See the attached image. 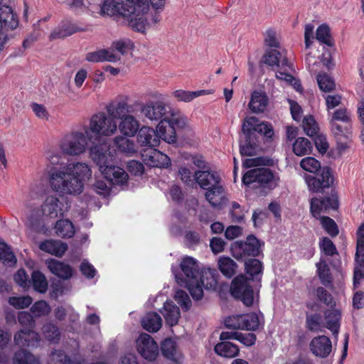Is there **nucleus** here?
<instances>
[{
    "instance_id": "obj_6",
    "label": "nucleus",
    "mask_w": 364,
    "mask_h": 364,
    "mask_svg": "<svg viewBox=\"0 0 364 364\" xmlns=\"http://www.w3.org/2000/svg\"><path fill=\"white\" fill-rule=\"evenodd\" d=\"M90 142L87 136L85 129L73 131L66 134L60 142V149L64 154L76 156L84 154Z\"/></svg>"
},
{
    "instance_id": "obj_15",
    "label": "nucleus",
    "mask_w": 364,
    "mask_h": 364,
    "mask_svg": "<svg viewBox=\"0 0 364 364\" xmlns=\"http://www.w3.org/2000/svg\"><path fill=\"white\" fill-rule=\"evenodd\" d=\"M138 352L148 360H154L159 354V348L153 338L147 333H141L136 340Z\"/></svg>"
},
{
    "instance_id": "obj_52",
    "label": "nucleus",
    "mask_w": 364,
    "mask_h": 364,
    "mask_svg": "<svg viewBox=\"0 0 364 364\" xmlns=\"http://www.w3.org/2000/svg\"><path fill=\"white\" fill-rule=\"evenodd\" d=\"M301 167L306 171L315 173L321 171L323 167L321 163L314 157L308 156L302 159L300 161Z\"/></svg>"
},
{
    "instance_id": "obj_18",
    "label": "nucleus",
    "mask_w": 364,
    "mask_h": 364,
    "mask_svg": "<svg viewBox=\"0 0 364 364\" xmlns=\"http://www.w3.org/2000/svg\"><path fill=\"white\" fill-rule=\"evenodd\" d=\"M332 349L333 346L331 339L324 335L314 337L309 343V350L311 353L320 358H325L329 356Z\"/></svg>"
},
{
    "instance_id": "obj_57",
    "label": "nucleus",
    "mask_w": 364,
    "mask_h": 364,
    "mask_svg": "<svg viewBox=\"0 0 364 364\" xmlns=\"http://www.w3.org/2000/svg\"><path fill=\"white\" fill-rule=\"evenodd\" d=\"M244 314H236L225 319V326L233 330H244Z\"/></svg>"
},
{
    "instance_id": "obj_2",
    "label": "nucleus",
    "mask_w": 364,
    "mask_h": 364,
    "mask_svg": "<svg viewBox=\"0 0 364 364\" xmlns=\"http://www.w3.org/2000/svg\"><path fill=\"white\" fill-rule=\"evenodd\" d=\"M149 9L148 0H105L101 14L109 16L119 15L131 29L144 33L147 24L144 14Z\"/></svg>"
},
{
    "instance_id": "obj_3",
    "label": "nucleus",
    "mask_w": 364,
    "mask_h": 364,
    "mask_svg": "<svg viewBox=\"0 0 364 364\" xmlns=\"http://www.w3.org/2000/svg\"><path fill=\"white\" fill-rule=\"evenodd\" d=\"M189 128L188 117L179 109L171 107L168 109V117L161 123H158L156 131L161 139L171 144L176 141V129H186Z\"/></svg>"
},
{
    "instance_id": "obj_21",
    "label": "nucleus",
    "mask_w": 364,
    "mask_h": 364,
    "mask_svg": "<svg viewBox=\"0 0 364 364\" xmlns=\"http://www.w3.org/2000/svg\"><path fill=\"white\" fill-rule=\"evenodd\" d=\"M38 341V334L32 330H21L14 336V344L21 348L34 347Z\"/></svg>"
},
{
    "instance_id": "obj_13",
    "label": "nucleus",
    "mask_w": 364,
    "mask_h": 364,
    "mask_svg": "<svg viewBox=\"0 0 364 364\" xmlns=\"http://www.w3.org/2000/svg\"><path fill=\"white\" fill-rule=\"evenodd\" d=\"M314 176H305V181L309 189L312 192H319L329 188L333 183V176L328 167H323L321 171Z\"/></svg>"
},
{
    "instance_id": "obj_33",
    "label": "nucleus",
    "mask_w": 364,
    "mask_h": 364,
    "mask_svg": "<svg viewBox=\"0 0 364 364\" xmlns=\"http://www.w3.org/2000/svg\"><path fill=\"white\" fill-rule=\"evenodd\" d=\"M85 59L89 62H116L120 60V56L114 53L112 50L103 49L95 52L88 53L86 55Z\"/></svg>"
},
{
    "instance_id": "obj_61",
    "label": "nucleus",
    "mask_w": 364,
    "mask_h": 364,
    "mask_svg": "<svg viewBox=\"0 0 364 364\" xmlns=\"http://www.w3.org/2000/svg\"><path fill=\"white\" fill-rule=\"evenodd\" d=\"M303 128L309 136H316L318 132V126L312 116H308L304 119Z\"/></svg>"
},
{
    "instance_id": "obj_24",
    "label": "nucleus",
    "mask_w": 364,
    "mask_h": 364,
    "mask_svg": "<svg viewBox=\"0 0 364 364\" xmlns=\"http://www.w3.org/2000/svg\"><path fill=\"white\" fill-rule=\"evenodd\" d=\"M101 173L113 184L123 185L128 179L127 172L123 168L114 166L113 164L102 169Z\"/></svg>"
},
{
    "instance_id": "obj_19",
    "label": "nucleus",
    "mask_w": 364,
    "mask_h": 364,
    "mask_svg": "<svg viewBox=\"0 0 364 364\" xmlns=\"http://www.w3.org/2000/svg\"><path fill=\"white\" fill-rule=\"evenodd\" d=\"M140 126L141 123L137 117L130 114L119 120L117 129L123 136L133 137L137 134Z\"/></svg>"
},
{
    "instance_id": "obj_10",
    "label": "nucleus",
    "mask_w": 364,
    "mask_h": 364,
    "mask_svg": "<svg viewBox=\"0 0 364 364\" xmlns=\"http://www.w3.org/2000/svg\"><path fill=\"white\" fill-rule=\"evenodd\" d=\"M90 156L99 166L100 171L114 161V154L111 150L110 145L105 142L92 146L90 149Z\"/></svg>"
},
{
    "instance_id": "obj_60",
    "label": "nucleus",
    "mask_w": 364,
    "mask_h": 364,
    "mask_svg": "<svg viewBox=\"0 0 364 364\" xmlns=\"http://www.w3.org/2000/svg\"><path fill=\"white\" fill-rule=\"evenodd\" d=\"M323 228L331 237L338 234V228L335 221L329 217L322 216L320 218Z\"/></svg>"
},
{
    "instance_id": "obj_25",
    "label": "nucleus",
    "mask_w": 364,
    "mask_h": 364,
    "mask_svg": "<svg viewBox=\"0 0 364 364\" xmlns=\"http://www.w3.org/2000/svg\"><path fill=\"white\" fill-rule=\"evenodd\" d=\"M269 104L268 97L264 92L254 91L249 102V108L254 113L264 112Z\"/></svg>"
},
{
    "instance_id": "obj_29",
    "label": "nucleus",
    "mask_w": 364,
    "mask_h": 364,
    "mask_svg": "<svg viewBox=\"0 0 364 364\" xmlns=\"http://www.w3.org/2000/svg\"><path fill=\"white\" fill-rule=\"evenodd\" d=\"M39 248L56 257H62L68 250V245L59 240H47L40 244Z\"/></svg>"
},
{
    "instance_id": "obj_49",
    "label": "nucleus",
    "mask_w": 364,
    "mask_h": 364,
    "mask_svg": "<svg viewBox=\"0 0 364 364\" xmlns=\"http://www.w3.org/2000/svg\"><path fill=\"white\" fill-rule=\"evenodd\" d=\"M11 334L5 331L0 330V363H6L9 360V353L6 348L11 341Z\"/></svg>"
},
{
    "instance_id": "obj_37",
    "label": "nucleus",
    "mask_w": 364,
    "mask_h": 364,
    "mask_svg": "<svg viewBox=\"0 0 364 364\" xmlns=\"http://www.w3.org/2000/svg\"><path fill=\"white\" fill-rule=\"evenodd\" d=\"M78 31L77 27L70 23H62L58 28H56L50 36L51 39L64 38Z\"/></svg>"
},
{
    "instance_id": "obj_30",
    "label": "nucleus",
    "mask_w": 364,
    "mask_h": 364,
    "mask_svg": "<svg viewBox=\"0 0 364 364\" xmlns=\"http://www.w3.org/2000/svg\"><path fill=\"white\" fill-rule=\"evenodd\" d=\"M12 364H41L38 356L25 348L15 351L12 357Z\"/></svg>"
},
{
    "instance_id": "obj_22",
    "label": "nucleus",
    "mask_w": 364,
    "mask_h": 364,
    "mask_svg": "<svg viewBox=\"0 0 364 364\" xmlns=\"http://www.w3.org/2000/svg\"><path fill=\"white\" fill-rule=\"evenodd\" d=\"M137 142L142 146L154 147L159 144V134L150 127L143 126L137 132Z\"/></svg>"
},
{
    "instance_id": "obj_40",
    "label": "nucleus",
    "mask_w": 364,
    "mask_h": 364,
    "mask_svg": "<svg viewBox=\"0 0 364 364\" xmlns=\"http://www.w3.org/2000/svg\"><path fill=\"white\" fill-rule=\"evenodd\" d=\"M33 289L41 294L46 293L48 290V284L45 275L39 271H33L31 274V281Z\"/></svg>"
},
{
    "instance_id": "obj_9",
    "label": "nucleus",
    "mask_w": 364,
    "mask_h": 364,
    "mask_svg": "<svg viewBox=\"0 0 364 364\" xmlns=\"http://www.w3.org/2000/svg\"><path fill=\"white\" fill-rule=\"evenodd\" d=\"M171 107L163 101H148L141 104L140 111L144 118L151 122L161 123L168 114V109Z\"/></svg>"
},
{
    "instance_id": "obj_64",
    "label": "nucleus",
    "mask_w": 364,
    "mask_h": 364,
    "mask_svg": "<svg viewBox=\"0 0 364 364\" xmlns=\"http://www.w3.org/2000/svg\"><path fill=\"white\" fill-rule=\"evenodd\" d=\"M341 121L342 122L350 124L351 121V114L346 108H340L335 110L331 114V122Z\"/></svg>"
},
{
    "instance_id": "obj_36",
    "label": "nucleus",
    "mask_w": 364,
    "mask_h": 364,
    "mask_svg": "<svg viewBox=\"0 0 364 364\" xmlns=\"http://www.w3.org/2000/svg\"><path fill=\"white\" fill-rule=\"evenodd\" d=\"M161 353L166 358L178 362L181 355L177 350L176 343L171 338L166 339L161 344Z\"/></svg>"
},
{
    "instance_id": "obj_41",
    "label": "nucleus",
    "mask_w": 364,
    "mask_h": 364,
    "mask_svg": "<svg viewBox=\"0 0 364 364\" xmlns=\"http://www.w3.org/2000/svg\"><path fill=\"white\" fill-rule=\"evenodd\" d=\"M355 260L356 264L354 269L353 284L354 287L356 288L360 283L364 270V249H356Z\"/></svg>"
},
{
    "instance_id": "obj_4",
    "label": "nucleus",
    "mask_w": 364,
    "mask_h": 364,
    "mask_svg": "<svg viewBox=\"0 0 364 364\" xmlns=\"http://www.w3.org/2000/svg\"><path fill=\"white\" fill-rule=\"evenodd\" d=\"M180 267L186 279L176 276V282L188 289L193 299L200 300L203 296V290L198 282L200 271L197 260L192 257H185L181 262Z\"/></svg>"
},
{
    "instance_id": "obj_1",
    "label": "nucleus",
    "mask_w": 364,
    "mask_h": 364,
    "mask_svg": "<svg viewBox=\"0 0 364 364\" xmlns=\"http://www.w3.org/2000/svg\"><path fill=\"white\" fill-rule=\"evenodd\" d=\"M88 165L82 162H72L63 167L54 168L49 172L51 188L62 195H78L84 188V182L91 176Z\"/></svg>"
},
{
    "instance_id": "obj_23",
    "label": "nucleus",
    "mask_w": 364,
    "mask_h": 364,
    "mask_svg": "<svg viewBox=\"0 0 364 364\" xmlns=\"http://www.w3.org/2000/svg\"><path fill=\"white\" fill-rule=\"evenodd\" d=\"M205 196L208 203L214 208H221L227 200L225 188L222 182L206 189Z\"/></svg>"
},
{
    "instance_id": "obj_42",
    "label": "nucleus",
    "mask_w": 364,
    "mask_h": 364,
    "mask_svg": "<svg viewBox=\"0 0 364 364\" xmlns=\"http://www.w3.org/2000/svg\"><path fill=\"white\" fill-rule=\"evenodd\" d=\"M218 267L220 272L225 277L230 278L236 273L237 264L228 257H222L218 261Z\"/></svg>"
},
{
    "instance_id": "obj_32",
    "label": "nucleus",
    "mask_w": 364,
    "mask_h": 364,
    "mask_svg": "<svg viewBox=\"0 0 364 364\" xmlns=\"http://www.w3.org/2000/svg\"><path fill=\"white\" fill-rule=\"evenodd\" d=\"M214 350L217 355L228 358L236 357L240 352L239 347L230 341H222L217 343Z\"/></svg>"
},
{
    "instance_id": "obj_54",
    "label": "nucleus",
    "mask_w": 364,
    "mask_h": 364,
    "mask_svg": "<svg viewBox=\"0 0 364 364\" xmlns=\"http://www.w3.org/2000/svg\"><path fill=\"white\" fill-rule=\"evenodd\" d=\"M316 267L318 275L321 279V283L326 286H327L328 284H331V276L330 273V269L326 262L321 259L320 262L316 264Z\"/></svg>"
},
{
    "instance_id": "obj_58",
    "label": "nucleus",
    "mask_w": 364,
    "mask_h": 364,
    "mask_svg": "<svg viewBox=\"0 0 364 364\" xmlns=\"http://www.w3.org/2000/svg\"><path fill=\"white\" fill-rule=\"evenodd\" d=\"M243 324L244 330L256 331L260 325L259 318L255 313L245 314Z\"/></svg>"
},
{
    "instance_id": "obj_31",
    "label": "nucleus",
    "mask_w": 364,
    "mask_h": 364,
    "mask_svg": "<svg viewBox=\"0 0 364 364\" xmlns=\"http://www.w3.org/2000/svg\"><path fill=\"white\" fill-rule=\"evenodd\" d=\"M324 316L326 320L325 327L329 329L333 335L337 336L340 328V311L335 309H328L324 311Z\"/></svg>"
},
{
    "instance_id": "obj_35",
    "label": "nucleus",
    "mask_w": 364,
    "mask_h": 364,
    "mask_svg": "<svg viewBox=\"0 0 364 364\" xmlns=\"http://www.w3.org/2000/svg\"><path fill=\"white\" fill-rule=\"evenodd\" d=\"M211 92L209 90H197V91H188L184 90H177L173 92L172 95L178 102H190L195 98L202 95L210 94Z\"/></svg>"
},
{
    "instance_id": "obj_59",
    "label": "nucleus",
    "mask_w": 364,
    "mask_h": 364,
    "mask_svg": "<svg viewBox=\"0 0 364 364\" xmlns=\"http://www.w3.org/2000/svg\"><path fill=\"white\" fill-rule=\"evenodd\" d=\"M288 72L289 71H276V77L291 85L298 92H302V87L300 82Z\"/></svg>"
},
{
    "instance_id": "obj_7",
    "label": "nucleus",
    "mask_w": 364,
    "mask_h": 364,
    "mask_svg": "<svg viewBox=\"0 0 364 364\" xmlns=\"http://www.w3.org/2000/svg\"><path fill=\"white\" fill-rule=\"evenodd\" d=\"M230 292L232 296L240 299L247 306L254 302V292L250 281L243 275L236 277L232 282Z\"/></svg>"
},
{
    "instance_id": "obj_12",
    "label": "nucleus",
    "mask_w": 364,
    "mask_h": 364,
    "mask_svg": "<svg viewBox=\"0 0 364 364\" xmlns=\"http://www.w3.org/2000/svg\"><path fill=\"white\" fill-rule=\"evenodd\" d=\"M42 212L44 215L50 218H57L63 216L68 212L70 205L67 200H60L54 196H48L41 205Z\"/></svg>"
},
{
    "instance_id": "obj_38",
    "label": "nucleus",
    "mask_w": 364,
    "mask_h": 364,
    "mask_svg": "<svg viewBox=\"0 0 364 364\" xmlns=\"http://www.w3.org/2000/svg\"><path fill=\"white\" fill-rule=\"evenodd\" d=\"M128 136L119 135L114 138V144L118 150L122 153L127 154L136 152L135 144L132 140L127 138Z\"/></svg>"
},
{
    "instance_id": "obj_56",
    "label": "nucleus",
    "mask_w": 364,
    "mask_h": 364,
    "mask_svg": "<svg viewBox=\"0 0 364 364\" xmlns=\"http://www.w3.org/2000/svg\"><path fill=\"white\" fill-rule=\"evenodd\" d=\"M50 306L43 300L36 301L31 308L32 315L36 317L48 316L50 313Z\"/></svg>"
},
{
    "instance_id": "obj_8",
    "label": "nucleus",
    "mask_w": 364,
    "mask_h": 364,
    "mask_svg": "<svg viewBox=\"0 0 364 364\" xmlns=\"http://www.w3.org/2000/svg\"><path fill=\"white\" fill-rule=\"evenodd\" d=\"M274 175L267 168H257L247 171L242 176V183L253 188L266 187L273 181Z\"/></svg>"
},
{
    "instance_id": "obj_55",
    "label": "nucleus",
    "mask_w": 364,
    "mask_h": 364,
    "mask_svg": "<svg viewBox=\"0 0 364 364\" xmlns=\"http://www.w3.org/2000/svg\"><path fill=\"white\" fill-rule=\"evenodd\" d=\"M306 325L308 330L314 332L320 331L323 327H325L323 325L321 316L319 314L308 315L306 319Z\"/></svg>"
},
{
    "instance_id": "obj_20",
    "label": "nucleus",
    "mask_w": 364,
    "mask_h": 364,
    "mask_svg": "<svg viewBox=\"0 0 364 364\" xmlns=\"http://www.w3.org/2000/svg\"><path fill=\"white\" fill-rule=\"evenodd\" d=\"M195 179L203 189H208L221 183L220 175L213 171H198L194 174Z\"/></svg>"
},
{
    "instance_id": "obj_26",
    "label": "nucleus",
    "mask_w": 364,
    "mask_h": 364,
    "mask_svg": "<svg viewBox=\"0 0 364 364\" xmlns=\"http://www.w3.org/2000/svg\"><path fill=\"white\" fill-rule=\"evenodd\" d=\"M46 264L49 270L61 279H68L73 275V269L68 264L54 259L48 260Z\"/></svg>"
},
{
    "instance_id": "obj_43",
    "label": "nucleus",
    "mask_w": 364,
    "mask_h": 364,
    "mask_svg": "<svg viewBox=\"0 0 364 364\" xmlns=\"http://www.w3.org/2000/svg\"><path fill=\"white\" fill-rule=\"evenodd\" d=\"M55 233L60 237H71L75 233L73 223L68 220H60L55 225Z\"/></svg>"
},
{
    "instance_id": "obj_14",
    "label": "nucleus",
    "mask_w": 364,
    "mask_h": 364,
    "mask_svg": "<svg viewBox=\"0 0 364 364\" xmlns=\"http://www.w3.org/2000/svg\"><path fill=\"white\" fill-rule=\"evenodd\" d=\"M242 131L243 134H250L254 136V132H258L267 138H272L274 134L272 127L267 122H259L255 117H247L242 124Z\"/></svg>"
},
{
    "instance_id": "obj_44",
    "label": "nucleus",
    "mask_w": 364,
    "mask_h": 364,
    "mask_svg": "<svg viewBox=\"0 0 364 364\" xmlns=\"http://www.w3.org/2000/svg\"><path fill=\"white\" fill-rule=\"evenodd\" d=\"M321 203L323 205V210L326 212L329 209H336L338 207V201L336 199L331 197H326L323 199L314 198L310 203V210L314 213H318L317 204Z\"/></svg>"
},
{
    "instance_id": "obj_39",
    "label": "nucleus",
    "mask_w": 364,
    "mask_h": 364,
    "mask_svg": "<svg viewBox=\"0 0 364 364\" xmlns=\"http://www.w3.org/2000/svg\"><path fill=\"white\" fill-rule=\"evenodd\" d=\"M245 135V141L240 142V152L242 156H254L257 154V144L255 139V136L250 134Z\"/></svg>"
},
{
    "instance_id": "obj_34",
    "label": "nucleus",
    "mask_w": 364,
    "mask_h": 364,
    "mask_svg": "<svg viewBox=\"0 0 364 364\" xmlns=\"http://www.w3.org/2000/svg\"><path fill=\"white\" fill-rule=\"evenodd\" d=\"M162 325L161 316L155 312L146 314L141 320L143 328L150 332L158 331Z\"/></svg>"
},
{
    "instance_id": "obj_16",
    "label": "nucleus",
    "mask_w": 364,
    "mask_h": 364,
    "mask_svg": "<svg viewBox=\"0 0 364 364\" xmlns=\"http://www.w3.org/2000/svg\"><path fill=\"white\" fill-rule=\"evenodd\" d=\"M264 63L271 67L277 66L278 71H291L292 65L288 61L284 51L272 49L264 55Z\"/></svg>"
},
{
    "instance_id": "obj_50",
    "label": "nucleus",
    "mask_w": 364,
    "mask_h": 364,
    "mask_svg": "<svg viewBox=\"0 0 364 364\" xmlns=\"http://www.w3.org/2000/svg\"><path fill=\"white\" fill-rule=\"evenodd\" d=\"M243 247L246 256L255 257L259 254V242L255 236L247 237V240L243 242Z\"/></svg>"
},
{
    "instance_id": "obj_28",
    "label": "nucleus",
    "mask_w": 364,
    "mask_h": 364,
    "mask_svg": "<svg viewBox=\"0 0 364 364\" xmlns=\"http://www.w3.org/2000/svg\"><path fill=\"white\" fill-rule=\"evenodd\" d=\"M161 313L166 324L171 326L176 325L181 317L179 308L173 301L165 302Z\"/></svg>"
},
{
    "instance_id": "obj_51",
    "label": "nucleus",
    "mask_w": 364,
    "mask_h": 364,
    "mask_svg": "<svg viewBox=\"0 0 364 364\" xmlns=\"http://www.w3.org/2000/svg\"><path fill=\"white\" fill-rule=\"evenodd\" d=\"M319 89L323 92H331L336 87L334 80L326 73H320L316 77Z\"/></svg>"
},
{
    "instance_id": "obj_45",
    "label": "nucleus",
    "mask_w": 364,
    "mask_h": 364,
    "mask_svg": "<svg viewBox=\"0 0 364 364\" xmlns=\"http://www.w3.org/2000/svg\"><path fill=\"white\" fill-rule=\"evenodd\" d=\"M312 145L308 139L299 137L293 144L294 153L299 156L309 154L311 152Z\"/></svg>"
},
{
    "instance_id": "obj_48",
    "label": "nucleus",
    "mask_w": 364,
    "mask_h": 364,
    "mask_svg": "<svg viewBox=\"0 0 364 364\" xmlns=\"http://www.w3.org/2000/svg\"><path fill=\"white\" fill-rule=\"evenodd\" d=\"M316 38L322 44H325L328 46H333V41L331 35L330 28L326 24H322L317 28Z\"/></svg>"
},
{
    "instance_id": "obj_47",
    "label": "nucleus",
    "mask_w": 364,
    "mask_h": 364,
    "mask_svg": "<svg viewBox=\"0 0 364 364\" xmlns=\"http://www.w3.org/2000/svg\"><path fill=\"white\" fill-rule=\"evenodd\" d=\"M198 282L203 289V287L205 289L215 288L217 286V281L215 277V272L210 269H207L200 272L198 277Z\"/></svg>"
},
{
    "instance_id": "obj_5",
    "label": "nucleus",
    "mask_w": 364,
    "mask_h": 364,
    "mask_svg": "<svg viewBox=\"0 0 364 364\" xmlns=\"http://www.w3.org/2000/svg\"><path fill=\"white\" fill-rule=\"evenodd\" d=\"M83 127L91 143L101 136H111L117 132V122L103 112L93 114L89 120V124Z\"/></svg>"
},
{
    "instance_id": "obj_53",
    "label": "nucleus",
    "mask_w": 364,
    "mask_h": 364,
    "mask_svg": "<svg viewBox=\"0 0 364 364\" xmlns=\"http://www.w3.org/2000/svg\"><path fill=\"white\" fill-rule=\"evenodd\" d=\"M42 330L46 339L54 343H58L60 340V331L56 326L52 323H46L43 326Z\"/></svg>"
},
{
    "instance_id": "obj_17",
    "label": "nucleus",
    "mask_w": 364,
    "mask_h": 364,
    "mask_svg": "<svg viewBox=\"0 0 364 364\" xmlns=\"http://www.w3.org/2000/svg\"><path fill=\"white\" fill-rule=\"evenodd\" d=\"M141 158L146 165L152 167L167 168L171 164V159L166 154L152 148L143 150Z\"/></svg>"
},
{
    "instance_id": "obj_63",
    "label": "nucleus",
    "mask_w": 364,
    "mask_h": 364,
    "mask_svg": "<svg viewBox=\"0 0 364 364\" xmlns=\"http://www.w3.org/2000/svg\"><path fill=\"white\" fill-rule=\"evenodd\" d=\"M33 301L29 296H12L9 299V303L16 309H25L28 307Z\"/></svg>"
},
{
    "instance_id": "obj_27",
    "label": "nucleus",
    "mask_w": 364,
    "mask_h": 364,
    "mask_svg": "<svg viewBox=\"0 0 364 364\" xmlns=\"http://www.w3.org/2000/svg\"><path fill=\"white\" fill-rule=\"evenodd\" d=\"M18 25V21L15 17L11 8L2 6L0 8V30H14Z\"/></svg>"
},
{
    "instance_id": "obj_62",
    "label": "nucleus",
    "mask_w": 364,
    "mask_h": 364,
    "mask_svg": "<svg viewBox=\"0 0 364 364\" xmlns=\"http://www.w3.org/2000/svg\"><path fill=\"white\" fill-rule=\"evenodd\" d=\"M247 273L252 277L260 274L262 272V262L257 259H250L245 262Z\"/></svg>"
},
{
    "instance_id": "obj_46",
    "label": "nucleus",
    "mask_w": 364,
    "mask_h": 364,
    "mask_svg": "<svg viewBox=\"0 0 364 364\" xmlns=\"http://www.w3.org/2000/svg\"><path fill=\"white\" fill-rule=\"evenodd\" d=\"M0 259L4 264L9 266L14 265L17 261L11 247L2 241H0Z\"/></svg>"
},
{
    "instance_id": "obj_11",
    "label": "nucleus",
    "mask_w": 364,
    "mask_h": 364,
    "mask_svg": "<svg viewBox=\"0 0 364 364\" xmlns=\"http://www.w3.org/2000/svg\"><path fill=\"white\" fill-rule=\"evenodd\" d=\"M130 97L127 95H120L106 105V111L112 119H122L130 114L132 105L129 104Z\"/></svg>"
}]
</instances>
